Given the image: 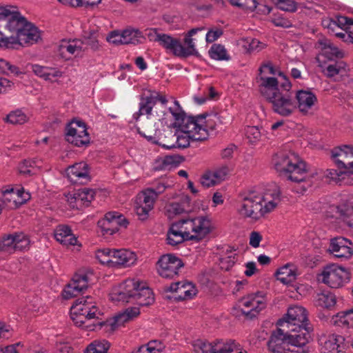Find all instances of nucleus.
<instances>
[{
  "mask_svg": "<svg viewBox=\"0 0 353 353\" xmlns=\"http://www.w3.org/2000/svg\"><path fill=\"white\" fill-rule=\"evenodd\" d=\"M281 201V192L277 186L263 193L249 191L239 194L236 212L241 217L257 222L273 212Z\"/></svg>",
  "mask_w": 353,
  "mask_h": 353,
  "instance_id": "obj_1",
  "label": "nucleus"
},
{
  "mask_svg": "<svg viewBox=\"0 0 353 353\" xmlns=\"http://www.w3.org/2000/svg\"><path fill=\"white\" fill-rule=\"evenodd\" d=\"M109 299L115 303H132L142 306L149 305L154 301L153 292L146 283L137 279H128L114 285Z\"/></svg>",
  "mask_w": 353,
  "mask_h": 353,
  "instance_id": "obj_2",
  "label": "nucleus"
},
{
  "mask_svg": "<svg viewBox=\"0 0 353 353\" xmlns=\"http://www.w3.org/2000/svg\"><path fill=\"white\" fill-rule=\"evenodd\" d=\"M181 131L172 135L174 142L171 144L159 143L163 148L172 149L175 148H185L190 145L191 141H204L208 138V129L206 117L203 114L186 118L185 123L181 125Z\"/></svg>",
  "mask_w": 353,
  "mask_h": 353,
  "instance_id": "obj_3",
  "label": "nucleus"
},
{
  "mask_svg": "<svg viewBox=\"0 0 353 353\" xmlns=\"http://www.w3.org/2000/svg\"><path fill=\"white\" fill-rule=\"evenodd\" d=\"M272 163L277 172L292 182L301 183L307 178L309 170L306 163L293 152H278Z\"/></svg>",
  "mask_w": 353,
  "mask_h": 353,
  "instance_id": "obj_4",
  "label": "nucleus"
},
{
  "mask_svg": "<svg viewBox=\"0 0 353 353\" xmlns=\"http://www.w3.org/2000/svg\"><path fill=\"white\" fill-rule=\"evenodd\" d=\"M258 77L259 88L261 95L268 101L281 91V83L283 76L281 71L271 64H265L259 69Z\"/></svg>",
  "mask_w": 353,
  "mask_h": 353,
  "instance_id": "obj_5",
  "label": "nucleus"
},
{
  "mask_svg": "<svg viewBox=\"0 0 353 353\" xmlns=\"http://www.w3.org/2000/svg\"><path fill=\"white\" fill-rule=\"evenodd\" d=\"M101 312L91 296L81 297L76 300L70 308V317L73 323L78 327H88L85 323L87 321L99 319Z\"/></svg>",
  "mask_w": 353,
  "mask_h": 353,
  "instance_id": "obj_6",
  "label": "nucleus"
},
{
  "mask_svg": "<svg viewBox=\"0 0 353 353\" xmlns=\"http://www.w3.org/2000/svg\"><path fill=\"white\" fill-rule=\"evenodd\" d=\"M317 280L331 288H341L350 281V271L337 263L324 266L317 274Z\"/></svg>",
  "mask_w": 353,
  "mask_h": 353,
  "instance_id": "obj_7",
  "label": "nucleus"
},
{
  "mask_svg": "<svg viewBox=\"0 0 353 353\" xmlns=\"http://www.w3.org/2000/svg\"><path fill=\"white\" fill-rule=\"evenodd\" d=\"M281 91L271 98L268 101L271 103L273 110L277 114L287 117L292 114L296 109L294 96L291 92L292 84L289 79L283 76V81L281 83Z\"/></svg>",
  "mask_w": 353,
  "mask_h": 353,
  "instance_id": "obj_8",
  "label": "nucleus"
},
{
  "mask_svg": "<svg viewBox=\"0 0 353 353\" xmlns=\"http://www.w3.org/2000/svg\"><path fill=\"white\" fill-rule=\"evenodd\" d=\"M192 345L198 353H248L239 343L231 339H219L212 342L197 339Z\"/></svg>",
  "mask_w": 353,
  "mask_h": 353,
  "instance_id": "obj_9",
  "label": "nucleus"
},
{
  "mask_svg": "<svg viewBox=\"0 0 353 353\" xmlns=\"http://www.w3.org/2000/svg\"><path fill=\"white\" fill-rule=\"evenodd\" d=\"M268 305V298L265 293L257 292L248 294L241 298L237 307L242 314L248 319L256 318Z\"/></svg>",
  "mask_w": 353,
  "mask_h": 353,
  "instance_id": "obj_10",
  "label": "nucleus"
},
{
  "mask_svg": "<svg viewBox=\"0 0 353 353\" xmlns=\"http://www.w3.org/2000/svg\"><path fill=\"white\" fill-rule=\"evenodd\" d=\"M168 99L166 95L157 91H150L149 94L143 97L139 105V110L134 112L132 118L137 121L141 115H146L148 118L155 115L157 110L156 105L159 103L160 108H167Z\"/></svg>",
  "mask_w": 353,
  "mask_h": 353,
  "instance_id": "obj_11",
  "label": "nucleus"
},
{
  "mask_svg": "<svg viewBox=\"0 0 353 353\" xmlns=\"http://www.w3.org/2000/svg\"><path fill=\"white\" fill-rule=\"evenodd\" d=\"M168 103L169 101L167 103V108L155 110V115L159 117V121L169 127L179 128L186 120L185 112L175 99L172 98L169 105Z\"/></svg>",
  "mask_w": 353,
  "mask_h": 353,
  "instance_id": "obj_12",
  "label": "nucleus"
},
{
  "mask_svg": "<svg viewBox=\"0 0 353 353\" xmlns=\"http://www.w3.org/2000/svg\"><path fill=\"white\" fill-rule=\"evenodd\" d=\"M65 140L77 147L86 146L90 143V137L85 122L79 119H72L65 126Z\"/></svg>",
  "mask_w": 353,
  "mask_h": 353,
  "instance_id": "obj_13",
  "label": "nucleus"
},
{
  "mask_svg": "<svg viewBox=\"0 0 353 353\" xmlns=\"http://www.w3.org/2000/svg\"><path fill=\"white\" fill-rule=\"evenodd\" d=\"M276 324L279 327L288 330L309 327L307 310L300 305L291 306L286 314L279 319Z\"/></svg>",
  "mask_w": 353,
  "mask_h": 353,
  "instance_id": "obj_14",
  "label": "nucleus"
},
{
  "mask_svg": "<svg viewBox=\"0 0 353 353\" xmlns=\"http://www.w3.org/2000/svg\"><path fill=\"white\" fill-rule=\"evenodd\" d=\"M190 240L201 241L213 230L212 220L208 216L183 219Z\"/></svg>",
  "mask_w": 353,
  "mask_h": 353,
  "instance_id": "obj_15",
  "label": "nucleus"
},
{
  "mask_svg": "<svg viewBox=\"0 0 353 353\" xmlns=\"http://www.w3.org/2000/svg\"><path fill=\"white\" fill-rule=\"evenodd\" d=\"M139 314L140 310L139 307H128L123 312L117 314L112 319L106 321H99L97 323L94 324L93 327L90 330H94L101 329L103 327H109L111 331H114L119 327L137 318Z\"/></svg>",
  "mask_w": 353,
  "mask_h": 353,
  "instance_id": "obj_16",
  "label": "nucleus"
},
{
  "mask_svg": "<svg viewBox=\"0 0 353 353\" xmlns=\"http://www.w3.org/2000/svg\"><path fill=\"white\" fill-rule=\"evenodd\" d=\"M128 224L125 217L117 212H109L98 221V227L103 236L115 234L120 227L126 228Z\"/></svg>",
  "mask_w": 353,
  "mask_h": 353,
  "instance_id": "obj_17",
  "label": "nucleus"
},
{
  "mask_svg": "<svg viewBox=\"0 0 353 353\" xmlns=\"http://www.w3.org/2000/svg\"><path fill=\"white\" fill-rule=\"evenodd\" d=\"M184 265L181 259L173 254L163 255L158 260L157 270L163 278L172 279L179 274V270Z\"/></svg>",
  "mask_w": 353,
  "mask_h": 353,
  "instance_id": "obj_18",
  "label": "nucleus"
},
{
  "mask_svg": "<svg viewBox=\"0 0 353 353\" xmlns=\"http://www.w3.org/2000/svg\"><path fill=\"white\" fill-rule=\"evenodd\" d=\"M29 245V239L23 233L6 234L0 238V251L9 254L27 250Z\"/></svg>",
  "mask_w": 353,
  "mask_h": 353,
  "instance_id": "obj_19",
  "label": "nucleus"
},
{
  "mask_svg": "<svg viewBox=\"0 0 353 353\" xmlns=\"http://www.w3.org/2000/svg\"><path fill=\"white\" fill-rule=\"evenodd\" d=\"M30 199V194L23 188H6L1 190V203L8 209H16Z\"/></svg>",
  "mask_w": 353,
  "mask_h": 353,
  "instance_id": "obj_20",
  "label": "nucleus"
},
{
  "mask_svg": "<svg viewBox=\"0 0 353 353\" xmlns=\"http://www.w3.org/2000/svg\"><path fill=\"white\" fill-rule=\"evenodd\" d=\"M335 212L336 218L346 228L353 231V199L342 200L339 204L330 207Z\"/></svg>",
  "mask_w": 353,
  "mask_h": 353,
  "instance_id": "obj_21",
  "label": "nucleus"
},
{
  "mask_svg": "<svg viewBox=\"0 0 353 353\" xmlns=\"http://www.w3.org/2000/svg\"><path fill=\"white\" fill-rule=\"evenodd\" d=\"M150 40L157 41L167 51L172 52L174 56L181 57V41L166 34H159L157 29H150L148 34Z\"/></svg>",
  "mask_w": 353,
  "mask_h": 353,
  "instance_id": "obj_22",
  "label": "nucleus"
},
{
  "mask_svg": "<svg viewBox=\"0 0 353 353\" xmlns=\"http://www.w3.org/2000/svg\"><path fill=\"white\" fill-rule=\"evenodd\" d=\"M89 279L85 274H76L71 281L65 287L62 296L65 299H70L79 295L88 287Z\"/></svg>",
  "mask_w": 353,
  "mask_h": 353,
  "instance_id": "obj_23",
  "label": "nucleus"
},
{
  "mask_svg": "<svg viewBox=\"0 0 353 353\" xmlns=\"http://www.w3.org/2000/svg\"><path fill=\"white\" fill-rule=\"evenodd\" d=\"M65 172L68 179L73 183H86L91 179L90 167L84 161L68 166Z\"/></svg>",
  "mask_w": 353,
  "mask_h": 353,
  "instance_id": "obj_24",
  "label": "nucleus"
},
{
  "mask_svg": "<svg viewBox=\"0 0 353 353\" xmlns=\"http://www.w3.org/2000/svg\"><path fill=\"white\" fill-rule=\"evenodd\" d=\"M294 97L296 108L303 114L311 113L318 101L316 94L310 90H299Z\"/></svg>",
  "mask_w": 353,
  "mask_h": 353,
  "instance_id": "obj_25",
  "label": "nucleus"
},
{
  "mask_svg": "<svg viewBox=\"0 0 353 353\" xmlns=\"http://www.w3.org/2000/svg\"><path fill=\"white\" fill-rule=\"evenodd\" d=\"M184 228L185 226L183 219L172 223L167 232V243L172 246H176L185 241H190L187 230Z\"/></svg>",
  "mask_w": 353,
  "mask_h": 353,
  "instance_id": "obj_26",
  "label": "nucleus"
},
{
  "mask_svg": "<svg viewBox=\"0 0 353 353\" xmlns=\"http://www.w3.org/2000/svg\"><path fill=\"white\" fill-rule=\"evenodd\" d=\"M329 250L336 258L349 259L353 255V243L346 238L336 237L331 240Z\"/></svg>",
  "mask_w": 353,
  "mask_h": 353,
  "instance_id": "obj_27",
  "label": "nucleus"
},
{
  "mask_svg": "<svg viewBox=\"0 0 353 353\" xmlns=\"http://www.w3.org/2000/svg\"><path fill=\"white\" fill-rule=\"evenodd\" d=\"M85 49V43L80 39L62 40L59 45V54L65 59L72 57H77L82 55Z\"/></svg>",
  "mask_w": 353,
  "mask_h": 353,
  "instance_id": "obj_28",
  "label": "nucleus"
},
{
  "mask_svg": "<svg viewBox=\"0 0 353 353\" xmlns=\"http://www.w3.org/2000/svg\"><path fill=\"white\" fill-rule=\"evenodd\" d=\"M312 332V328L310 326L298 327L294 330H285L289 345L296 347H303L308 343L311 339Z\"/></svg>",
  "mask_w": 353,
  "mask_h": 353,
  "instance_id": "obj_29",
  "label": "nucleus"
},
{
  "mask_svg": "<svg viewBox=\"0 0 353 353\" xmlns=\"http://www.w3.org/2000/svg\"><path fill=\"white\" fill-rule=\"evenodd\" d=\"M285 330L279 327L276 332L272 334L268 343V350L272 353H288L290 350Z\"/></svg>",
  "mask_w": 353,
  "mask_h": 353,
  "instance_id": "obj_30",
  "label": "nucleus"
},
{
  "mask_svg": "<svg viewBox=\"0 0 353 353\" xmlns=\"http://www.w3.org/2000/svg\"><path fill=\"white\" fill-rule=\"evenodd\" d=\"M168 291L176 293L174 299L184 301L192 299L196 294L195 286L190 282L183 281L172 283Z\"/></svg>",
  "mask_w": 353,
  "mask_h": 353,
  "instance_id": "obj_31",
  "label": "nucleus"
},
{
  "mask_svg": "<svg viewBox=\"0 0 353 353\" xmlns=\"http://www.w3.org/2000/svg\"><path fill=\"white\" fill-rule=\"evenodd\" d=\"M320 45L321 46V51L316 58L319 67L323 68L325 67L327 61L341 57L342 53L330 41H321Z\"/></svg>",
  "mask_w": 353,
  "mask_h": 353,
  "instance_id": "obj_32",
  "label": "nucleus"
},
{
  "mask_svg": "<svg viewBox=\"0 0 353 353\" xmlns=\"http://www.w3.org/2000/svg\"><path fill=\"white\" fill-rule=\"evenodd\" d=\"M32 72L38 77L50 83L58 82V79L63 77V72L56 68L32 64Z\"/></svg>",
  "mask_w": 353,
  "mask_h": 353,
  "instance_id": "obj_33",
  "label": "nucleus"
},
{
  "mask_svg": "<svg viewBox=\"0 0 353 353\" xmlns=\"http://www.w3.org/2000/svg\"><path fill=\"white\" fill-rule=\"evenodd\" d=\"M54 238L61 244L65 246H77L81 248L77 238L72 233L70 228L67 225H59L54 230Z\"/></svg>",
  "mask_w": 353,
  "mask_h": 353,
  "instance_id": "obj_34",
  "label": "nucleus"
},
{
  "mask_svg": "<svg viewBox=\"0 0 353 353\" xmlns=\"http://www.w3.org/2000/svg\"><path fill=\"white\" fill-rule=\"evenodd\" d=\"M325 175L330 183L339 185H353V173L349 170L345 169L339 170L331 168L326 170Z\"/></svg>",
  "mask_w": 353,
  "mask_h": 353,
  "instance_id": "obj_35",
  "label": "nucleus"
},
{
  "mask_svg": "<svg viewBox=\"0 0 353 353\" xmlns=\"http://www.w3.org/2000/svg\"><path fill=\"white\" fill-rule=\"evenodd\" d=\"M203 30H205L204 27L195 28L191 29L184 34L183 42L185 46H183L181 43V57H188L197 53L194 39H193L192 37Z\"/></svg>",
  "mask_w": 353,
  "mask_h": 353,
  "instance_id": "obj_36",
  "label": "nucleus"
},
{
  "mask_svg": "<svg viewBox=\"0 0 353 353\" xmlns=\"http://www.w3.org/2000/svg\"><path fill=\"white\" fill-rule=\"evenodd\" d=\"M113 259L114 268L133 265L137 259L136 254L127 249L113 250Z\"/></svg>",
  "mask_w": 353,
  "mask_h": 353,
  "instance_id": "obj_37",
  "label": "nucleus"
},
{
  "mask_svg": "<svg viewBox=\"0 0 353 353\" xmlns=\"http://www.w3.org/2000/svg\"><path fill=\"white\" fill-rule=\"evenodd\" d=\"M15 38L18 40L17 45L32 44L40 38V34L34 26L27 22L19 34Z\"/></svg>",
  "mask_w": 353,
  "mask_h": 353,
  "instance_id": "obj_38",
  "label": "nucleus"
},
{
  "mask_svg": "<svg viewBox=\"0 0 353 353\" xmlns=\"http://www.w3.org/2000/svg\"><path fill=\"white\" fill-rule=\"evenodd\" d=\"M343 336L331 334L321 339V350L323 353H339L343 343Z\"/></svg>",
  "mask_w": 353,
  "mask_h": 353,
  "instance_id": "obj_39",
  "label": "nucleus"
},
{
  "mask_svg": "<svg viewBox=\"0 0 353 353\" xmlns=\"http://www.w3.org/2000/svg\"><path fill=\"white\" fill-rule=\"evenodd\" d=\"M277 280L288 285L293 283L297 276V268L293 263H287L279 268L276 272Z\"/></svg>",
  "mask_w": 353,
  "mask_h": 353,
  "instance_id": "obj_40",
  "label": "nucleus"
},
{
  "mask_svg": "<svg viewBox=\"0 0 353 353\" xmlns=\"http://www.w3.org/2000/svg\"><path fill=\"white\" fill-rule=\"evenodd\" d=\"M42 162L38 159H26L19 164L18 170L21 174L31 176L35 174L41 168Z\"/></svg>",
  "mask_w": 353,
  "mask_h": 353,
  "instance_id": "obj_41",
  "label": "nucleus"
},
{
  "mask_svg": "<svg viewBox=\"0 0 353 353\" xmlns=\"http://www.w3.org/2000/svg\"><path fill=\"white\" fill-rule=\"evenodd\" d=\"M332 322L334 325L344 327L353 328V310L343 311L333 316Z\"/></svg>",
  "mask_w": 353,
  "mask_h": 353,
  "instance_id": "obj_42",
  "label": "nucleus"
},
{
  "mask_svg": "<svg viewBox=\"0 0 353 353\" xmlns=\"http://www.w3.org/2000/svg\"><path fill=\"white\" fill-rule=\"evenodd\" d=\"M27 22L19 12H15L8 19L6 27L9 31L16 32L17 36H18Z\"/></svg>",
  "mask_w": 353,
  "mask_h": 353,
  "instance_id": "obj_43",
  "label": "nucleus"
},
{
  "mask_svg": "<svg viewBox=\"0 0 353 353\" xmlns=\"http://www.w3.org/2000/svg\"><path fill=\"white\" fill-rule=\"evenodd\" d=\"M242 48L248 53L258 52L264 49L266 45L256 39L243 38L240 40Z\"/></svg>",
  "mask_w": 353,
  "mask_h": 353,
  "instance_id": "obj_44",
  "label": "nucleus"
},
{
  "mask_svg": "<svg viewBox=\"0 0 353 353\" xmlns=\"http://www.w3.org/2000/svg\"><path fill=\"white\" fill-rule=\"evenodd\" d=\"M208 53L211 59L216 61H229L231 59L225 46L219 43L213 44Z\"/></svg>",
  "mask_w": 353,
  "mask_h": 353,
  "instance_id": "obj_45",
  "label": "nucleus"
},
{
  "mask_svg": "<svg viewBox=\"0 0 353 353\" xmlns=\"http://www.w3.org/2000/svg\"><path fill=\"white\" fill-rule=\"evenodd\" d=\"M336 303V297L334 294L326 292L318 294L316 305L324 308H332Z\"/></svg>",
  "mask_w": 353,
  "mask_h": 353,
  "instance_id": "obj_46",
  "label": "nucleus"
},
{
  "mask_svg": "<svg viewBox=\"0 0 353 353\" xmlns=\"http://www.w3.org/2000/svg\"><path fill=\"white\" fill-rule=\"evenodd\" d=\"M95 256L100 263L114 268L113 250L109 248L99 249L96 251Z\"/></svg>",
  "mask_w": 353,
  "mask_h": 353,
  "instance_id": "obj_47",
  "label": "nucleus"
},
{
  "mask_svg": "<svg viewBox=\"0 0 353 353\" xmlns=\"http://www.w3.org/2000/svg\"><path fill=\"white\" fill-rule=\"evenodd\" d=\"M156 199L155 192L152 188H148L137 195L136 201L139 205H146L153 208Z\"/></svg>",
  "mask_w": 353,
  "mask_h": 353,
  "instance_id": "obj_48",
  "label": "nucleus"
},
{
  "mask_svg": "<svg viewBox=\"0 0 353 353\" xmlns=\"http://www.w3.org/2000/svg\"><path fill=\"white\" fill-rule=\"evenodd\" d=\"M109 348L110 343L106 340H94L88 345L85 353H107Z\"/></svg>",
  "mask_w": 353,
  "mask_h": 353,
  "instance_id": "obj_49",
  "label": "nucleus"
},
{
  "mask_svg": "<svg viewBox=\"0 0 353 353\" xmlns=\"http://www.w3.org/2000/svg\"><path fill=\"white\" fill-rule=\"evenodd\" d=\"M122 31L124 44H137L143 38L142 33L137 29L127 28Z\"/></svg>",
  "mask_w": 353,
  "mask_h": 353,
  "instance_id": "obj_50",
  "label": "nucleus"
},
{
  "mask_svg": "<svg viewBox=\"0 0 353 353\" xmlns=\"http://www.w3.org/2000/svg\"><path fill=\"white\" fill-rule=\"evenodd\" d=\"M95 191L90 188H83L77 190V196L80 201L81 207H87L94 199Z\"/></svg>",
  "mask_w": 353,
  "mask_h": 353,
  "instance_id": "obj_51",
  "label": "nucleus"
},
{
  "mask_svg": "<svg viewBox=\"0 0 353 353\" xmlns=\"http://www.w3.org/2000/svg\"><path fill=\"white\" fill-rule=\"evenodd\" d=\"M28 115L21 109L13 110L7 116L8 122L15 125L23 124L28 121Z\"/></svg>",
  "mask_w": 353,
  "mask_h": 353,
  "instance_id": "obj_52",
  "label": "nucleus"
},
{
  "mask_svg": "<svg viewBox=\"0 0 353 353\" xmlns=\"http://www.w3.org/2000/svg\"><path fill=\"white\" fill-rule=\"evenodd\" d=\"M236 261V254L235 250H230L219 259V266L221 269L229 270Z\"/></svg>",
  "mask_w": 353,
  "mask_h": 353,
  "instance_id": "obj_53",
  "label": "nucleus"
},
{
  "mask_svg": "<svg viewBox=\"0 0 353 353\" xmlns=\"http://www.w3.org/2000/svg\"><path fill=\"white\" fill-rule=\"evenodd\" d=\"M341 16L336 17L335 19L326 17L322 20V26L330 34H333L336 30H339L345 27L339 23Z\"/></svg>",
  "mask_w": 353,
  "mask_h": 353,
  "instance_id": "obj_54",
  "label": "nucleus"
},
{
  "mask_svg": "<svg viewBox=\"0 0 353 353\" xmlns=\"http://www.w3.org/2000/svg\"><path fill=\"white\" fill-rule=\"evenodd\" d=\"M163 347L161 342L152 341L139 347L136 353H161Z\"/></svg>",
  "mask_w": 353,
  "mask_h": 353,
  "instance_id": "obj_55",
  "label": "nucleus"
},
{
  "mask_svg": "<svg viewBox=\"0 0 353 353\" xmlns=\"http://www.w3.org/2000/svg\"><path fill=\"white\" fill-rule=\"evenodd\" d=\"M332 157L336 159L339 157L345 158L353 157V145H343L335 148L332 151Z\"/></svg>",
  "mask_w": 353,
  "mask_h": 353,
  "instance_id": "obj_56",
  "label": "nucleus"
},
{
  "mask_svg": "<svg viewBox=\"0 0 353 353\" xmlns=\"http://www.w3.org/2000/svg\"><path fill=\"white\" fill-rule=\"evenodd\" d=\"M346 72V64L343 61H338L334 64L328 65L326 68V74L328 77H334L336 74H343Z\"/></svg>",
  "mask_w": 353,
  "mask_h": 353,
  "instance_id": "obj_57",
  "label": "nucleus"
},
{
  "mask_svg": "<svg viewBox=\"0 0 353 353\" xmlns=\"http://www.w3.org/2000/svg\"><path fill=\"white\" fill-rule=\"evenodd\" d=\"M245 136L252 144L257 143L261 139L262 134L256 126H248L245 129Z\"/></svg>",
  "mask_w": 353,
  "mask_h": 353,
  "instance_id": "obj_58",
  "label": "nucleus"
},
{
  "mask_svg": "<svg viewBox=\"0 0 353 353\" xmlns=\"http://www.w3.org/2000/svg\"><path fill=\"white\" fill-rule=\"evenodd\" d=\"M60 3L72 7H82L99 4L101 0H58Z\"/></svg>",
  "mask_w": 353,
  "mask_h": 353,
  "instance_id": "obj_59",
  "label": "nucleus"
},
{
  "mask_svg": "<svg viewBox=\"0 0 353 353\" xmlns=\"http://www.w3.org/2000/svg\"><path fill=\"white\" fill-rule=\"evenodd\" d=\"M231 5L239 8H243L254 11L257 6L258 3L256 0H228Z\"/></svg>",
  "mask_w": 353,
  "mask_h": 353,
  "instance_id": "obj_60",
  "label": "nucleus"
},
{
  "mask_svg": "<svg viewBox=\"0 0 353 353\" xmlns=\"http://www.w3.org/2000/svg\"><path fill=\"white\" fill-rule=\"evenodd\" d=\"M200 183L205 188H210L216 184H219V183L216 181V179L214 176L212 170L206 171L201 176L200 179Z\"/></svg>",
  "mask_w": 353,
  "mask_h": 353,
  "instance_id": "obj_61",
  "label": "nucleus"
},
{
  "mask_svg": "<svg viewBox=\"0 0 353 353\" xmlns=\"http://www.w3.org/2000/svg\"><path fill=\"white\" fill-rule=\"evenodd\" d=\"M0 73L19 74L20 72L17 67L11 65L5 59H0Z\"/></svg>",
  "mask_w": 353,
  "mask_h": 353,
  "instance_id": "obj_62",
  "label": "nucleus"
},
{
  "mask_svg": "<svg viewBox=\"0 0 353 353\" xmlns=\"http://www.w3.org/2000/svg\"><path fill=\"white\" fill-rule=\"evenodd\" d=\"M276 6L286 12H294L297 10L296 3L293 0H277Z\"/></svg>",
  "mask_w": 353,
  "mask_h": 353,
  "instance_id": "obj_63",
  "label": "nucleus"
},
{
  "mask_svg": "<svg viewBox=\"0 0 353 353\" xmlns=\"http://www.w3.org/2000/svg\"><path fill=\"white\" fill-rule=\"evenodd\" d=\"M153 209L152 207L146 205H139L135 202V212L140 220H146L149 216V212Z\"/></svg>",
  "mask_w": 353,
  "mask_h": 353,
  "instance_id": "obj_64",
  "label": "nucleus"
}]
</instances>
